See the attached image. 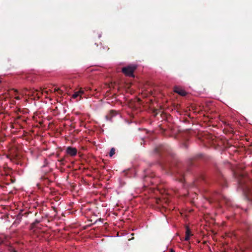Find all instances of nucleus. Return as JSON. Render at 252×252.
Segmentation results:
<instances>
[{
    "instance_id": "f257e3e1",
    "label": "nucleus",
    "mask_w": 252,
    "mask_h": 252,
    "mask_svg": "<svg viewBox=\"0 0 252 252\" xmlns=\"http://www.w3.org/2000/svg\"><path fill=\"white\" fill-rule=\"evenodd\" d=\"M136 65L134 64H131L123 68L122 71L126 75L132 77L133 76V71L136 68Z\"/></svg>"
},
{
    "instance_id": "f03ea898",
    "label": "nucleus",
    "mask_w": 252,
    "mask_h": 252,
    "mask_svg": "<svg viewBox=\"0 0 252 252\" xmlns=\"http://www.w3.org/2000/svg\"><path fill=\"white\" fill-rule=\"evenodd\" d=\"M66 151V153L71 156H74L77 154L76 149L71 147H67Z\"/></svg>"
},
{
    "instance_id": "7ed1b4c3",
    "label": "nucleus",
    "mask_w": 252,
    "mask_h": 252,
    "mask_svg": "<svg viewBox=\"0 0 252 252\" xmlns=\"http://www.w3.org/2000/svg\"><path fill=\"white\" fill-rule=\"evenodd\" d=\"M174 91L182 96H185L186 94V92L184 90L178 87H175Z\"/></svg>"
},
{
    "instance_id": "20e7f679",
    "label": "nucleus",
    "mask_w": 252,
    "mask_h": 252,
    "mask_svg": "<svg viewBox=\"0 0 252 252\" xmlns=\"http://www.w3.org/2000/svg\"><path fill=\"white\" fill-rule=\"evenodd\" d=\"M79 96H80V94H79V92H75L73 94V95L72 96V97L73 98H77Z\"/></svg>"
},
{
    "instance_id": "39448f33",
    "label": "nucleus",
    "mask_w": 252,
    "mask_h": 252,
    "mask_svg": "<svg viewBox=\"0 0 252 252\" xmlns=\"http://www.w3.org/2000/svg\"><path fill=\"white\" fill-rule=\"evenodd\" d=\"M115 149L114 148H112L110 152L109 156L110 157H112L115 154Z\"/></svg>"
},
{
    "instance_id": "423d86ee",
    "label": "nucleus",
    "mask_w": 252,
    "mask_h": 252,
    "mask_svg": "<svg viewBox=\"0 0 252 252\" xmlns=\"http://www.w3.org/2000/svg\"><path fill=\"white\" fill-rule=\"evenodd\" d=\"M186 234V235H189V236L191 235L189 227H187Z\"/></svg>"
},
{
    "instance_id": "0eeeda50",
    "label": "nucleus",
    "mask_w": 252,
    "mask_h": 252,
    "mask_svg": "<svg viewBox=\"0 0 252 252\" xmlns=\"http://www.w3.org/2000/svg\"><path fill=\"white\" fill-rule=\"evenodd\" d=\"M189 237H190L189 236L186 235V237L185 238V240L186 241H188L189 239Z\"/></svg>"
},
{
    "instance_id": "6e6552de",
    "label": "nucleus",
    "mask_w": 252,
    "mask_h": 252,
    "mask_svg": "<svg viewBox=\"0 0 252 252\" xmlns=\"http://www.w3.org/2000/svg\"><path fill=\"white\" fill-rule=\"evenodd\" d=\"M78 92H79V94L81 95L82 94H83L84 93V91L80 89L79 91H78Z\"/></svg>"
},
{
    "instance_id": "1a4fd4ad",
    "label": "nucleus",
    "mask_w": 252,
    "mask_h": 252,
    "mask_svg": "<svg viewBox=\"0 0 252 252\" xmlns=\"http://www.w3.org/2000/svg\"><path fill=\"white\" fill-rule=\"evenodd\" d=\"M59 90V88H55L54 89V92H57Z\"/></svg>"
},
{
    "instance_id": "9d476101",
    "label": "nucleus",
    "mask_w": 252,
    "mask_h": 252,
    "mask_svg": "<svg viewBox=\"0 0 252 252\" xmlns=\"http://www.w3.org/2000/svg\"><path fill=\"white\" fill-rule=\"evenodd\" d=\"M15 98H16V99H18V100H19V99H20V97H19V96H16V97H15Z\"/></svg>"
},
{
    "instance_id": "9b49d317",
    "label": "nucleus",
    "mask_w": 252,
    "mask_h": 252,
    "mask_svg": "<svg viewBox=\"0 0 252 252\" xmlns=\"http://www.w3.org/2000/svg\"><path fill=\"white\" fill-rule=\"evenodd\" d=\"M44 92H45V93H48V92H47V91H44L43 92V93H44Z\"/></svg>"
},
{
    "instance_id": "f8f14e48",
    "label": "nucleus",
    "mask_w": 252,
    "mask_h": 252,
    "mask_svg": "<svg viewBox=\"0 0 252 252\" xmlns=\"http://www.w3.org/2000/svg\"><path fill=\"white\" fill-rule=\"evenodd\" d=\"M13 252H16L15 251H14Z\"/></svg>"
}]
</instances>
